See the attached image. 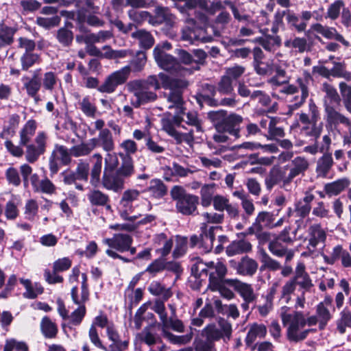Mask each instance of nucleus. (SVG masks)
<instances>
[{"mask_svg": "<svg viewBox=\"0 0 351 351\" xmlns=\"http://www.w3.org/2000/svg\"><path fill=\"white\" fill-rule=\"evenodd\" d=\"M132 37L139 41L141 47L148 49L154 44V38L150 32L145 29H138L132 34Z\"/></svg>", "mask_w": 351, "mask_h": 351, "instance_id": "44", "label": "nucleus"}, {"mask_svg": "<svg viewBox=\"0 0 351 351\" xmlns=\"http://www.w3.org/2000/svg\"><path fill=\"white\" fill-rule=\"evenodd\" d=\"M307 232L308 245L306 247L309 251L314 252L319 244L325 243L326 232L321 224L315 223L310 226Z\"/></svg>", "mask_w": 351, "mask_h": 351, "instance_id": "20", "label": "nucleus"}, {"mask_svg": "<svg viewBox=\"0 0 351 351\" xmlns=\"http://www.w3.org/2000/svg\"><path fill=\"white\" fill-rule=\"evenodd\" d=\"M121 159V165L116 171L103 172V157L100 153H95L92 158L95 161L90 169V183L95 187L100 184L107 190L115 193L121 191L125 188V181L134 175L135 172L133 159L131 156L119 153Z\"/></svg>", "mask_w": 351, "mask_h": 351, "instance_id": "1", "label": "nucleus"}, {"mask_svg": "<svg viewBox=\"0 0 351 351\" xmlns=\"http://www.w3.org/2000/svg\"><path fill=\"white\" fill-rule=\"evenodd\" d=\"M330 72L332 77H342L347 81H351V73L346 70L343 63L334 62V66L330 69Z\"/></svg>", "mask_w": 351, "mask_h": 351, "instance_id": "63", "label": "nucleus"}, {"mask_svg": "<svg viewBox=\"0 0 351 351\" xmlns=\"http://www.w3.org/2000/svg\"><path fill=\"white\" fill-rule=\"evenodd\" d=\"M229 281H237V279L228 278L208 289L212 291H218L221 297L227 300H232L234 298L235 295L234 292L227 287L230 286L232 287V285Z\"/></svg>", "mask_w": 351, "mask_h": 351, "instance_id": "47", "label": "nucleus"}, {"mask_svg": "<svg viewBox=\"0 0 351 351\" xmlns=\"http://www.w3.org/2000/svg\"><path fill=\"white\" fill-rule=\"evenodd\" d=\"M284 167L286 172L289 171L287 180L291 182L295 177L304 175L309 167V162L306 158L297 156Z\"/></svg>", "mask_w": 351, "mask_h": 351, "instance_id": "19", "label": "nucleus"}, {"mask_svg": "<svg viewBox=\"0 0 351 351\" xmlns=\"http://www.w3.org/2000/svg\"><path fill=\"white\" fill-rule=\"evenodd\" d=\"M315 315L319 320V330H324L332 317L329 308L323 305L317 304L316 306Z\"/></svg>", "mask_w": 351, "mask_h": 351, "instance_id": "57", "label": "nucleus"}, {"mask_svg": "<svg viewBox=\"0 0 351 351\" xmlns=\"http://www.w3.org/2000/svg\"><path fill=\"white\" fill-rule=\"evenodd\" d=\"M258 263L248 256L243 257L237 267L238 274L243 276H253L257 271Z\"/></svg>", "mask_w": 351, "mask_h": 351, "instance_id": "32", "label": "nucleus"}, {"mask_svg": "<svg viewBox=\"0 0 351 351\" xmlns=\"http://www.w3.org/2000/svg\"><path fill=\"white\" fill-rule=\"evenodd\" d=\"M195 351H217L215 344L206 338H196L193 342Z\"/></svg>", "mask_w": 351, "mask_h": 351, "instance_id": "61", "label": "nucleus"}, {"mask_svg": "<svg viewBox=\"0 0 351 351\" xmlns=\"http://www.w3.org/2000/svg\"><path fill=\"white\" fill-rule=\"evenodd\" d=\"M187 26L182 31V38L184 40L193 43L195 41L201 40L203 43H208L212 40L211 36H204V29L195 25L193 19H187Z\"/></svg>", "mask_w": 351, "mask_h": 351, "instance_id": "15", "label": "nucleus"}, {"mask_svg": "<svg viewBox=\"0 0 351 351\" xmlns=\"http://www.w3.org/2000/svg\"><path fill=\"white\" fill-rule=\"evenodd\" d=\"M140 340L149 346H153L156 344L163 343L160 335L154 330L151 326H146L138 335Z\"/></svg>", "mask_w": 351, "mask_h": 351, "instance_id": "34", "label": "nucleus"}, {"mask_svg": "<svg viewBox=\"0 0 351 351\" xmlns=\"http://www.w3.org/2000/svg\"><path fill=\"white\" fill-rule=\"evenodd\" d=\"M95 149L90 139L88 142H83L71 148V154L75 158L87 156Z\"/></svg>", "mask_w": 351, "mask_h": 351, "instance_id": "53", "label": "nucleus"}, {"mask_svg": "<svg viewBox=\"0 0 351 351\" xmlns=\"http://www.w3.org/2000/svg\"><path fill=\"white\" fill-rule=\"evenodd\" d=\"M204 265L205 267L202 269V272L208 275V288L228 279L226 278L228 272L227 267L219 260L206 262Z\"/></svg>", "mask_w": 351, "mask_h": 351, "instance_id": "13", "label": "nucleus"}, {"mask_svg": "<svg viewBox=\"0 0 351 351\" xmlns=\"http://www.w3.org/2000/svg\"><path fill=\"white\" fill-rule=\"evenodd\" d=\"M208 117L217 132H226L236 138L240 137V125L243 117L236 113L228 114L226 110L210 111Z\"/></svg>", "mask_w": 351, "mask_h": 351, "instance_id": "6", "label": "nucleus"}, {"mask_svg": "<svg viewBox=\"0 0 351 351\" xmlns=\"http://www.w3.org/2000/svg\"><path fill=\"white\" fill-rule=\"evenodd\" d=\"M284 45L286 48L295 49L300 53L309 49L307 40L303 37L294 36L293 38L286 39L284 42Z\"/></svg>", "mask_w": 351, "mask_h": 351, "instance_id": "46", "label": "nucleus"}, {"mask_svg": "<svg viewBox=\"0 0 351 351\" xmlns=\"http://www.w3.org/2000/svg\"><path fill=\"white\" fill-rule=\"evenodd\" d=\"M331 143L332 141L330 136L328 134H326L322 137L321 144H319L317 140H315L314 144L306 146L304 148V151L312 155H315L318 152H326L329 151Z\"/></svg>", "mask_w": 351, "mask_h": 351, "instance_id": "37", "label": "nucleus"}, {"mask_svg": "<svg viewBox=\"0 0 351 351\" xmlns=\"http://www.w3.org/2000/svg\"><path fill=\"white\" fill-rule=\"evenodd\" d=\"M20 282L25 288L23 294L25 298L34 299L43 293L44 289L38 282L32 284L29 280L23 278L20 279Z\"/></svg>", "mask_w": 351, "mask_h": 351, "instance_id": "39", "label": "nucleus"}, {"mask_svg": "<svg viewBox=\"0 0 351 351\" xmlns=\"http://www.w3.org/2000/svg\"><path fill=\"white\" fill-rule=\"evenodd\" d=\"M252 245L248 241L238 240L233 241L226 248V253L228 256H234L243 253H247L252 250Z\"/></svg>", "mask_w": 351, "mask_h": 351, "instance_id": "38", "label": "nucleus"}, {"mask_svg": "<svg viewBox=\"0 0 351 351\" xmlns=\"http://www.w3.org/2000/svg\"><path fill=\"white\" fill-rule=\"evenodd\" d=\"M161 326L162 332L164 330H169V329L180 333L185 332V326L183 322L177 317H167L166 321H164L161 324Z\"/></svg>", "mask_w": 351, "mask_h": 351, "instance_id": "51", "label": "nucleus"}, {"mask_svg": "<svg viewBox=\"0 0 351 351\" xmlns=\"http://www.w3.org/2000/svg\"><path fill=\"white\" fill-rule=\"evenodd\" d=\"M127 88L136 98V101L132 102V106L135 108H138L141 105L153 102L157 99V94L145 86L140 80L129 82L127 84Z\"/></svg>", "mask_w": 351, "mask_h": 351, "instance_id": "10", "label": "nucleus"}, {"mask_svg": "<svg viewBox=\"0 0 351 351\" xmlns=\"http://www.w3.org/2000/svg\"><path fill=\"white\" fill-rule=\"evenodd\" d=\"M215 184H204L200 190L201 204L203 207H208L214 199Z\"/></svg>", "mask_w": 351, "mask_h": 351, "instance_id": "54", "label": "nucleus"}, {"mask_svg": "<svg viewBox=\"0 0 351 351\" xmlns=\"http://www.w3.org/2000/svg\"><path fill=\"white\" fill-rule=\"evenodd\" d=\"M299 115V121L302 125L300 129L301 134L306 136L311 137L315 140H318L323 131L324 124L319 123L317 124L310 120L308 114L305 112H300Z\"/></svg>", "mask_w": 351, "mask_h": 351, "instance_id": "17", "label": "nucleus"}, {"mask_svg": "<svg viewBox=\"0 0 351 351\" xmlns=\"http://www.w3.org/2000/svg\"><path fill=\"white\" fill-rule=\"evenodd\" d=\"M58 80V75L54 72H46L41 77L42 87L45 90L51 93L55 89Z\"/></svg>", "mask_w": 351, "mask_h": 351, "instance_id": "58", "label": "nucleus"}, {"mask_svg": "<svg viewBox=\"0 0 351 351\" xmlns=\"http://www.w3.org/2000/svg\"><path fill=\"white\" fill-rule=\"evenodd\" d=\"M21 117L18 114H10L7 121H5L1 136L6 135L13 136L20 124Z\"/></svg>", "mask_w": 351, "mask_h": 351, "instance_id": "43", "label": "nucleus"}, {"mask_svg": "<svg viewBox=\"0 0 351 351\" xmlns=\"http://www.w3.org/2000/svg\"><path fill=\"white\" fill-rule=\"evenodd\" d=\"M220 226H210L206 223H202L201 229V241L202 247H204L205 252H210L213 247V243L215 239V230L221 229Z\"/></svg>", "mask_w": 351, "mask_h": 351, "instance_id": "26", "label": "nucleus"}, {"mask_svg": "<svg viewBox=\"0 0 351 351\" xmlns=\"http://www.w3.org/2000/svg\"><path fill=\"white\" fill-rule=\"evenodd\" d=\"M119 167V161L116 153L108 152L104 158L103 172L116 171Z\"/></svg>", "mask_w": 351, "mask_h": 351, "instance_id": "59", "label": "nucleus"}, {"mask_svg": "<svg viewBox=\"0 0 351 351\" xmlns=\"http://www.w3.org/2000/svg\"><path fill=\"white\" fill-rule=\"evenodd\" d=\"M153 54L156 63L161 69L170 72H176L180 69L181 66L178 60L158 46L154 48Z\"/></svg>", "mask_w": 351, "mask_h": 351, "instance_id": "16", "label": "nucleus"}, {"mask_svg": "<svg viewBox=\"0 0 351 351\" xmlns=\"http://www.w3.org/2000/svg\"><path fill=\"white\" fill-rule=\"evenodd\" d=\"M131 72L132 69L130 66H125L121 69L114 71L106 77L104 82L98 86L97 90L102 93H114L119 85L127 82Z\"/></svg>", "mask_w": 351, "mask_h": 351, "instance_id": "9", "label": "nucleus"}, {"mask_svg": "<svg viewBox=\"0 0 351 351\" xmlns=\"http://www.w3.org/2000/svg\"><path fill=\"white\" fill-rule=\"evenodd\" d=\"M267 327L264 324L254 323L247 333L245 341L247 346H252L256 338H264L267 335Z\"/></svg>", "mask_w": 351, "mask_h": 351, "instance_id": "33", "label": "nucleus"}, {"mask_svg": "<svg viewBox=\"0 0 351 351\" xmlns=\"http://www.w3.org/2000/svg\"><path fill=\"white\" fill-rule=\"evenodd\" d=\"M260 261L262 263L261 269H267L276 271L281 269V264L276 260L271 258L264 250L260 252Z\"/></svg>", "mask_w": 351, "mask_h": 351, "instance_id": "50", "label": "nucleus"}, {"mask_svg": "<svg viewBox=\"0 0 351 351\" xmlns=\"http://www.w3.org/2000/svg\"><path fill=\"white\" fill-rule=\"evenodd\" d=\"M311 29L327 39L335 40L345 47L350 46V43L335 27L323 25L321 23H315L311 26Z\"/></svg>", "mask_w": 351, "mask_h": 351, "instance_id": "23", "label": "nucleus"}, {"mask_svg": "<svg viewBox=\"0 0 351 351\" xmlns=\"http://www.w3.org/2000/svg\"><path fill=\"white\" fill-rule=\"evenodd\" d=\"M282 324L288 326L287 329V338L291 342L298 343L304 340L310 332L316 331L313 328L302 330L304 326L303 320L300 319L297 311L289 313V308L287 306H282L280 313Z\"/></svg>", "mask_w": 351, "mask_h": 351, "instance_id": "5", "label": "nucleus"}, {"mask_svg": "<svg viewBox=\"0 0 351 351\" xmlns=\"http://www.w3.org/2000/svg\"><path fill=\"white\" fill-rule=\"evenodd\" d=\"M94 148L100 147L106 152H110L115 147L112 134L109 129L106 128L99 132L97 137L90 138Z\"/></svg>", "mask_w": 351, "mask_h": 351, "instance_id": "24", "label": "nucleus"}, {"mask_svg": "<svg viewBox=\"0 0 351 351\" xmlns=\"http://www.w3.org/2000/svg\"><path fill=\"white\" fill-rule=\"evenodd\" d=\"M311 80L312 77L307 71H304L302 77L297 78L295 83L298 85L301 93L289 97L288 106L290 110H297L304 104L309 95V84Z\"/></svg>", "mask_w": 351, "mask_h": 351, "instance_id": "11", "label": "nucleus"}, {"mask_svg": "<svg viewBox=\"0 0 351 351\" xmlns=\"http://www.w3.org/2000/svg\"><path fill=\"white\" fill-rule=\"evenodd\" d=\"M350 184V180L347 178H343L326 184L324 186V190L329 197L336 196L347 189Z\"/></svg>", "mask_w": 351, "mask_h": 351, "instance_id": "31", "label": "nucleus"}, {"mask_svg": "<svg viewBox=\"0 0 351 351\" xmlns=\"http://www.w3.org/2000/svg\"><path fill=\"white\" fill-rule=\"evenodd\" d=\"M97 0H78L76 3V14L81 19L84 18V15L88 14H99L100 8L97 5Z\"/></svg>", "mask_w": 351, "mask_h": 351, "instance_id": "29", "label": "nucleus"}, {"mask_svg": "<svg viewBox=\"0 0 351 351\" xmlns=\"http://www.w3.org/2000/svg\"><path fill=\"white\" fill-rule=\"evenodd\" d=\"M51 155L60 160L63 165H69L71 162V156H73L71 154V149H69L66 147L58 144L55 145Z\"/></svg>", "mask_w": 351, "mask_h": 351, "instance_id": "49", "label": "nucleus"}, {"mask_svg": "<svg viewBox=\"0 0 351 351\" xmlns=\"http://www.w3.org/2000/svg\"><path fill=\"white\" fill-rule=\"evenodd\" d=\"M351 326V313L344 309L340 313V318L337 321V330L341 334L346 332V328Z\"/></svg>", "mask_w": 351, "mask_h": 351, "instance_id": "64", "label": "nucleus"}, {"mask_svg": "<svg viewBox=\"0 0 351 351\" xmlns=\"http://www.w3.org/2000/svg\"><path fill=\"white\" fill-rule=\"evenodd\" d=\"M21 80L27 96H34L42 88L41 69L34 70L31 77L23 76Z\"/></svg>", "mask_w": 351, "mask_h": 351, "instance_id": "22", "label": "nucleus"}, {"mask_svg": "<svg viewBox=\"0 0 351 351\" xmlns=\"http://www.w3.org/2000/svg\"><path fill=\"white\" fill-rule=\"evenodd\" d=\"M297 286L302 290L303 294L306 291H310L314 286L309 274L306 271L305 265L302 262L297 264L294 276L286 281L282 287L280 300L288 304L291 299V295L295 291Z\"/></svg>", "mask_w": 351, "mask_h": 351, "instance_id": "4", "label": "nucleus"}, {"mask_svg": "<svg viewBox=\"0 0 351 351\" xmlns=\"http://www.w3.org/2000/svg\"><path fill=\"white\" fill-rule=\"evenodd\" d=\"M219 328L215 324L207 325L201 332V336L214 343L221 339H229L232 333V326L226 320L221 319L219 322Z\"/></svg>", "mask_w": 351, "mask_h": 351, "instance_id": "12", "label": "nucleus"}, {"mask_svg": "<svg viewBox=\"0 0 351 351\" xmlns=\"http://www.w3.org/2000/svg\"><path fill=\"white\" fill-rule=\"evenodd\" d=\"M199 103H204L210 106H229L234 107L237 104V101L233 97L223 98L220 101H218L215 99L206 95H199L197 97Z\"/></svg>", "mask_w": 351, "mask_h": 351, "instance_id": "41", "label": "nucleus"}, {"mask_svg": "<svg viewBox=\"0 0 351 351\" xmlns=\"http://www.w3.org/2000/svg\"><path fill=\"white\" fill-rule=\"evenodd\" d=\"M37 128L36 121L34 119L28 120L19 132L21 145H27L36 133Z\"/></svg>", "mask_w": 351, "mask_h": 351, "instance_id": "35", "label": "nucleus"}, {"mask_svg": "<svg viewBox=\"0 0 351 351\" xmlns=\"http://www.w3.org/2000/svg\"><path fill=\"white\" fill-rule=\"evenodd\" d=\"M286 21L290 28L295 29L298 32H304L307 27V23L301 21L296 13L291 10H285Z\"/></svg>", "mask_w": 351, "mask_h": 351, "instance_id": "40", "label": "nucleus"}, {"mask_svg": "<svg viewBox=\"0 0 351 351\" xmlns=\"http://www.w3.org/2000/svg\"><path fill=\"white\" fill-rule=\"evenodd\" d=\"M174 21L175 16L167 7L156 6L154 9V15L152 14L151 24L158 25L165 23L167 25H171Z\"/></svg>", "mask_w": 351, "mask_h": 351, "instance_id": "25", "label": "nucleus"}, {"mask_svg": "<svg viewBox=\"0 0 351 351\" xmlns=\"http://www.w3.org/2000/svg\"><path fill=\"white\" fill-rule=\"evenodd\" d=\"M162 334L170 343L178 345L186 344L191 341L193 337L192 332L184 335H176L169 330H164Z\"/></svg>", "mask_w": 351, "mask_h": 351, "instance_id": "55", "label": "nucleus"}, {"mask_svg": "<svg viewBox=\"0 0 351 351\" xmlns=\"http://www.w3.org/2000/svg\"><path fill=\"white\" fill-rule=\"evenodd\" d=\"M273 221H275L274 213L267 211H262L258 214L252 226L272 229L274 228Z\"/></svg>", "mask_w": 351, "mask_h": 351, "instance_id": "45", "label": "nucleus"}, {"mask_svg": "<svg viewBox=\"0 0 351 351\" xmlns=\"http://www.w3.org/2000/svg\"><path fill=\"white\" fill-rule=\"evenodd\" d=\"M40 62V57L37 53H24L21 57V68L23 71H27L34 64Z\"/></svg>", "mask_w": 351, "mask_h": 351, "instance_id": "62", "label": "nucleus"}, {"mask_svg": "<svg viewBox=\"0 0 351 351\" xmlns=\"http://www.w3.org/2000/svg\"><path fill=\"white\" fill-rule=\"evenodd\" d=\"M104 243L107 245L110 248L106 250V254L114 258H119L124 263H130V259L119 255L115 250L119 252H128L130 245H132L133 239L128 234L118 233L114 234L112 238L104 239Z\"/></svg>", "mask_w": 351, "mask_h": 351, "instance_id": "8", "label": "nucleus"}, {"mask_svg": "<svg viewBox=\"0 0 351 351\" xmlns=\"http://www.w3.org/2000/svg\"><path fill=\"white\" fill-rule=\"evenodd\" d=\"M259 32L263 36L258 37L256 41L267 51L274 53L282 45L281 37L277 34H269L267 28L261 29Z\"/></svg>", "mask_w": 351, "mask_h": 351, "instance_id": "21", "label": "nucleus"}, {"mask_svg": "<svg viewBox=\"0 0 351 351\" xmlns=\"http://www.w3.org/2000/svg\"><path fill=\"white\" fill-rule=\"evenodd\" d=\"M147 62V56L145 52L138 51L136 56L131 60L129 65L133 72L141 71Z\"/></svg>", "mask_w": 351, "mask_h": 351, "instance_id": "60", "label": "nucleus"}, {"mask_svg": "<svg viewBox=\"0 0 351 351\" xmlns=\"http://www.w3.org/2000/svg\"><path fill=\"white\" fill-rule=\"evenodd\" d=\"M144 192L148 193L152 198L160 199L167 195V187L161 180L153 179Z\"/></svg>", "mask_w": 351, "mask_h": 351, "instance_id": "30", "label": "nucleus"}, {"mask_svg": "<svg viewBox=\"0 0 351 351\" xmlns=\"http://www.w3.org/2000/svg\"><path fill=\"white\" fill-rule=\"evenodd\" d=\"M334 164L332 154L326 152L318 158L316 163V173L317 176L325 178L331 170Z\"/></svg>", "mask_w": 351, "mask_h": 351, "instance_id": "28", "label": "nucleus"}, {"mask_svg": "<svg viewBox=\"0 0 351 351\" xmlns=\"http://www.w3.org/2000/svg\"><path fill=\"white\" fill-rule=\"evenodd\" d=\"M141 82L148 88L153 87L154 90L163 88L169 92L164 93L167 106L169 109H181L184 104L183 93L188 87L189 82L184 79L171 77L163 73L158 76L149 75L146 80H140Z\"/></svg>", "mask_w": 351, "mask_h": 351, "instance_id": "3", "label": "nucleus"}, {"mask_svg": "<svg viewBox=\"0 0 351 351\" xmlns=\"http://www.w3.org/2000/svg\"><path fill=\"white\" fill-rule=\"evenodd\" d=\"M16 32V28L7 25L3 21L0 22V48L12 44Z\"/></svg>", "mask_w": 351, "mask_h": 351, "instance_id": "42", "label": "nucleus"}, {"mask_svg": "<svg viewBox=\"0 0 351 351\" xmlns=\"http://www.w3.org/2000/svg\"><path fill=\"white\" fill-rule=\"evenodd\" d=\"M40 330L45 337L48 339L55 338L58 331L56 324L53 322L47 316L44 317L41 320Z\"/></svg>", "mask_w": 351, "mask_h": 351, "instance_id": "48", "label": "nucleus"}, {"mask_svg": "<svg viewBox=\"0 0 351 351\" xmlns=\"http://www.w3.org/2000/svg\"><path fill=\"white\" fill-rule=\"evenodd\" d=\"M325 119L327 124L336 126L339 124L345 125L349 119L337 111L333 106L324 101Z\"/></svg>", "mask_w": 351, "mask_h": 351, "instance_id": "27", "label": "nucleus"}, {"mask_svg": "<svg viewBox=\"0 0 351 351\" xmlns=\"http://www.w3.org/2000/svg\"><path fill=\"white\" fill-rule=\"evenodd\" d=\"M174 115L171 118L162 119V128L177 144L186 143L192 147L195 138L204 133L203 122L197 112L189 111Z\"/></svg>", "mask_w": 351, "mask_h": 351, "instance_id": "2", "label": "nucleus"}, {"mask_svg": "<svg viewBox=\"0 0 351 351\" xmlns=\"http://www.w3.org/2000/svg\"><path fill=\"white\" fill-rule=\"evenodd\" d=\"M80 109L88 117L94 118L97 112V106L90 100L89 96H86L79 101Z\"/></svg>", "mask_w": 351, "mask_h": 351, "instance_id": "56", "label": "nucleus"}, {"mask_svg": "<svg viewBox=\"0 0 351 351\" xmlns=\"http://www.w3.org/2000/svg\"><path fill=\"white\" fill-rule=\"evenodd\" d=\"M88 199L94 206H105L106 210H111L109 196L99 190L95 189L88 195Z\"/></svg>", "mask_w": 351, "mask_h": 351, "instance_id": "36", "label": "nucleus"}, {"mask_svg": "<svg viewBox=\"0 0 351 351\" xmlns=\"http://www.w3.org/2000/svg\"><path fill=\"white\" fill-rule=\"evenodd\" d=\"M232 287L238 293L243 302L241 304L242 310L245 312L250 308V304H254L257 299V294L252 285L242 282L238 279L237 281H229Z\"/></svg>", "mask_w": 351, "mask_h": 351, "instance_id": "14", "label": "nucleus"}, {"mask_svg": "<svg viewBox=\"0 0 351 351\" xmlns=\"http://www.w3.org/2000/svg\"><path fill=\"white\" fill-rule=\"evenodd\" d=\"M171 198L176 201V208L178 213L184 215H191L197 210L199 197L195 195L187 193L180 186H174L171 191Z\"/></svg>", "mask_w": 351, "mask_h": 351, "instance_id": "7", "label": "nucleus"}, {"mask_svg": "<svg viewBox=\"0 0 351 351\" xmlns=\"http://www.w3.org/2000/svg\"><path fill=\"white\" fill-rule=\"evenodd\" d=\"M148 291L155 296H161L163 300H167L172 295L170 289H167L158 281H152L148 287Z\"/></svg>", "mask_w": 351, "mask_h": 351, "instance_id": "52", "label": "nucleus"}, {"mask_svg": "<svg viewBox=\"0 0 351 351\" xmlns=\"http://www.w3.org/2000/svg\"><path fill=\"white\" fill-rule=\"evenodd\" d=\"M288 176L285 167L282 169L277 168L272 169L265 179V185L267 189H271L276 184H280V187L286 191H289L288 189L290 186L291 181L287 180Z\"/></svg>", "mask_w": 351, "mask_h": 351, "instance_id": "18", "label": "nucleus"}]
</instances>
